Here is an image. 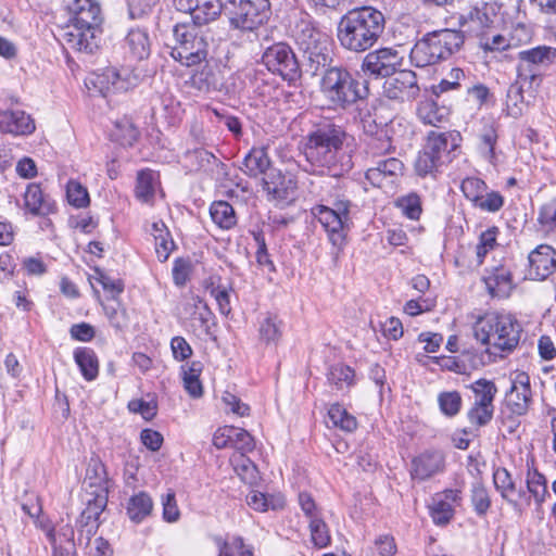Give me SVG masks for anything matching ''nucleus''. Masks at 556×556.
<instances>
[{"label": "nucleus", "instance_id": "obj_1", "mask_svg": "<svg viewBox=\"0 0 556 556\" xmlns=\"http://www.w3.org/2000/svg\"><path fill=\"white\" fill-rule=\"evenodd\" d=\"M386 29L384 14L370 5L348 11L339 21L337 38L340 46L354 53L372 48Z\"/></svg>", "mask_w": 556, "mask_h": 556}, {"label": "nucleus", "instance_id": "obj_2", "mask_svg": "<svg viewBox=\"0 0 556 556\" xmlns=\"http://www.w3.org/2000/svg\"><path fill=\"white\" fill-rule=\"evenodd\" d=\"M345 139L346 134L341 126L331 122L317 124L306 137L303 153L307 165L304 169L316 175H337Z\"/></svg>", "mask_w": 556, "mask_h": 556}, {"label": "nucleus", "instance_id": "obj_3", "mask_svg": "<svg viewBox=\"0 0 556 556\" xmlns=\"http://www.w3.org/2000/svg\"><path fill=\"white\" fill-rule=\"evenodd\" d=\"M522 328L509 314L491 312L480 316L472 326L473 337L490 356L511 353L520 341Z\"/></svg>", "mask_w": 556, "mask_h": 556}, {"label": "nucleus", "instance_id": "obj_4", "mask_svg": "<svg viewBox=\"0 0 556 556\" xmlns=\"http://www.w3.org/2000/svg\"><path fill=\"white\" fill-rule=\"evenodd\" d=\"M71 15L63 39L77 51L92 53L99 47L100 5L94 0H66Z\"/></svg>", "mask_w": 556, "mask_h": 556}, {"label": "nucleus", "instance_id": "obj_5", "mask_svg": "<svg viewBox=\"0 0 556 556\" xmlns=\"http://www.w3.org/2000/svg\"><path fill=\"white\" fill-rule=\"evenodd\" d=\"M319 89L328 109L346 110L367 94L358 79L343 66H330L323 73Z\"/></svg>", "mask_w": 556, "mask_h": 556}, {"label": "nucleus", "instance_id": "obj_6", "mask_svg": "<svg viewBox=\"0 0 556 556\" xmlns=\"http://www.w3.org/2000/svg\"><path fill=\"white\" fill-rule=\"evenodd\" d=\"M460 30L440 29L426 34L410 51V61L417 67H426L447 60L464 45Z\"/></svg>", "mask_w": 556, "mask_h": 556}, {"label": "nucleus", "instance_id": "obj_7", "mask_svg": "<svg viewBox=\"0 0 556 556\" xmlns=\"http://www.w3.org/2000/svg\"><path fill=\"white\" fill-rule=\"evenodd\" d=\"M175 43L170 55L181 65L191 67L202 64L208 55V41L205 33L197 24H177L173 29Z\"/></svg>", "mask_w": 556, "mask_h": 556}, {"label": "nucleus", "instance_id": "obj_8", "mask_svg": "<svg viewBox=\"0 0 556 556\" xmlns=\"http://www.w3.org/2000/svg\"><path fill=\"white\" fill-rule=\"evenodd\" d=\"M462 138L457 131H430L424 150L418 154L415 169L419 176L432 175L452 162V153L459 147Z\"/></svg>", "mask_w": 556, "mask_h": 556}, {"label": "nucleus", "instance_id": "obj_9", "mask_svg": "<svg viewBox=\"0 0 556 556\" xmlns=\"http://www.w3.org/2000/svg\"><path fill=\"white\" fill-rule=\"evenodd\" d=\"M351 206V201L342 197L334 199L331 206L319 204L312 208V215L320 223L329 241L338 251L345 244Z\"/></svg>", "mask_w": 556, "mask_h": 556}, {"label": "nucleus", "instance_id": "obj_10", "mask_svg": "<svg viewBox=\"0 0 556 556\" xmlns=\"http://www.w3.org/2000/svg\"><path fill=\"white\" fill-rule=\"evenodd\" d=\"M232 28L260 37L261 27L270 16L268 0H224Z\"/></svg>", "mask_w": 556, "mask_h": 556}, {"label": "nucleus", "instance_id": "obj_11", "mask_svg": "<svg viewBox=\"0 0 556 556\" xmlns=\"http://www.w3.org/2000/svg\"><path fill=\"white\" fill-rule=\"evenodd\" d=\"M262 62L273 74L293 83L301 77L300 63L291 47L286 42H276L267 47L262 55Z\"/></svg>", "mask_w": 556, "mask_h": 556}, {"label": "nucleus", "instance_id": "obj_12", "mask_svg": "<svg viewBox=\"0 0 556 556\" xmlns=\"http://www.w3.org/2000/svg\"><path fill=\"white\" fill-rule=\"evenodd\" d=\"M91 497L86 500V508L81 511L78 523V543H86L97 533L99 528V517L108 504V488L104 479H99L96 490L89 493Z\"/></svg>", "mask_w": 556, "mask_h": 556}, {"label": "nucleus", "instance_id": "obj_13", "mask_svg": "<svg viewBox=\"0 0 556 556\" xmlns=\"http://www.w3.org/2000/svg\"><path fill=\"white\" fill-rule=\"evenodd\" d=\"M556 59V49L546 46H539L519 52L518 76L521 81L539 86L542 78L538 66L548 64Z\"/></svg>", "mask_w": 556, "mask_h": 556}, {"label": "nucleus", "instance_id": "obj_14", "mask_svg": "<svg viewBox=\"0 0 556 556\" xmlns=\"http://www.w3.org/2000/svg\"><path fill=\"white\" fill-rule=\"evenodd\" d=\"M139 75L129 67H108L96 74L92 84L105 97L109 93L126 92L139 84Z\"/></svg>", "mask_w": 556, "mask_h": 556}, {"label": "nucleus", "instance_id": "obj_15", "mask_svg": "<svg viewBox=\"0 0 556 556\" xmlns=\"http://www.w3.org/2000/svg\"><path fill=\"white\" fill-rule=\"evenodd\" d=\"M402 65V56L396 49L380 48L366 54L362 71L369 76L389 78Z\"/></svg>", "mask_w": 556, "mask_h": 556}, {"label": "nucleus", "instance_id": "obj_16", "mask_svg": "<svg viewBox=\"0 0 556 556\" xmlns=\"http://www.w3.org/2000/svg\"><path fill=\"white\" fill-rule=\"evenodd\" d=\"M419 91L416 74L409 70L397 71L383 83V94L390 100L413 101Z\"/></svg>", "mask_w": 556, "mask_h": 556}, {"label": "nucleus", "instance_id": "obj_17", "mask_svg": "<svg viewBox=\"0 0 556 556\" xmlns=\"http://www.w3.org/2000/svg\"><path fill=\"white\" fill-rule=\"evenodd\" d=\"M262 187L269 201L285 203L294 199L296 181L292 175L271 168L262 177Z\"/></svg>", "mask_w": 556, "mask_h": 556}, {"label": "nucleus", "instance_id": "obj_18", "mask_svg": "<svg viewBox=\"0 0 556 556\" xmlns=\"http://www.w3.org/2000/svg\"><path fill=\"white\" fill-rule=\"evenodd\" d=\"M531 402L530 377L523 371L517 372L506 392L505 405L514 415L522 416L529 410Z\"/></svg>", "mask_w": 556, "mask_h": 556}, {"label": "nucleus", "instance_id": "obj_19", "mask_svg": "<svg viewBox=\"0 0 556 556\" xmlns=\"http://www.w3.org/2000/svg\"><path fill=\"white\" fill-rule=\"evenodd\" d=\"M177 10L190 13L193 24L203 25L214 21L223 8L226 9L224 0H174Z\"/></svg>", "mask_w": 556, "mask_h": 556}, {"label": "nucleus", "instance_id": "obj_20", "mask_svg": "<svg viewBox=\"0 0 556 556\" xmlns=\"http://www.w3.org/2000/svg\"><path fill=\"white\" fill-rule=\"evenodd\" d=\"M528 275L533 280H545L556 270V250L549 244H540L529 253Z\"/></svg>", "mask_w": 556, "mask_h": 556}, {"label": "nucleus", "instance_id": "obj_21", "mask_svg": "<svg viewBox=\"0 0 556 556\" xmlns=\"http://www.w3.org/2000/svg\"><path fill=\"white\" fill-rule=\"evenodd\" d=\"M293 38L304 53L329 46V37L327 34L316 28L314 23L308 18H301L295 24Z\"/></svg>", "mask_w": 556, "mask_h": 556}, {"label": "nucleus", "instance_id": "obj_22", "mask_svg": "<svg viewBox=\"0 0 556 556\" xmlns=\"http://www.w3.org/2000/svg\"><path fill=\"white\" fill-rule=\"evenodd\" d=\"M460 492L458 490H445L437 493L429 505L430 516L438 526L447 525L454 516L455 506L459 505Z\"/></svg>", "mask_w": 556, "mask_h": 556}, {"label": "nucleus", "instance_id": "obj_23", "mask_svg": "<svg viewBox=\"0 0 556 556\" xmlns=\"http://www.w3.org/2000/svg\"><path fill=\"white\" fill-rule=\"evenodd\" d=\"M443 469V454L439 451H426L412 460L410 476L413 479L426 480Z\"/></svg>", "mask_w": 556, "mask_h": 556}, {"label": "nucleus", "instance_id": "obj_24", "mask_svg": "<svg viewBox=\"0 0 556 556\" xmlns=\"http://www.w3.org/2000/svg\"><path fill=\"white\" fill-rule=\"evenodd\" d=\"M35 122L21 110L0 111V131L15 136H27L35 131Z\"/></svg>", "mask_w": 556, "mask_h": 556}, {"label": "nucleus", "instance_id": "obj_25", "mask_svg": "<svg viewBox=\"0 0 556 556\" xmlns=\"http://www.w3.org/2000/svg\"><path fill=\"white\" fill-rule=\"evenodd\" d=\"M483 280L493 298H507L514 289L513 275L506 264H500L488 270Z\"/></svg>", "mask_w": 556, "mask_h": 556}, {"label": "nucleus", "instance_id": "obj_26", "mask_svg": "<svg viewBox=\"0 0 556 556\" xmlns=\"http://www.w3.org/2000/svg\"><path fill=\"white\" fill-rule=\"evenodd\" d=\"M402 169L403 163L396 157L378 160L375 166L367 169L366 178L372 186L382 188L392 182V178L400 175Z\"/></svg>", "mask_w": 556, "mask_h": 556}, {"label": "nucleus", "instance_id": "obj_27", "mask_svg": "<svg viewBox=\"0 0 556 556\" xmlns=\"http://www.w3.org/2000/svg\"><path fill=\"white\" fill-rule=\"evenodd\" d=\"M493 481L501 496L510 504L514 509L521 510L519 500L526 496L522 489L517 490L515 481L506 468H497L493 473Z\"/></svg>", "mask_w": 556, "mask_h": 556}, {"label": "nucleus", "instance_id": "obj_28", "mask_svg": "<svg viewBox=\"0 0 556 556\" xmlns=\"http://www.w3.org/2000/svg\"><path fill=\"white\" fill-rule=\"evenodd\" d=\"M395 125L400 126L401 124L393 119L384 127L377 129L376 136L371 135L365 139V151L368 156H381L393 149V138L389 136V129L393 130Z\"/></svg>", "mask_w": 556, "mask_h": 556}, {"label": "nucleus", "instance_id": "obj_29", "mask_svg": "<svg viewBox=\"0 0 556 556\" xmlns=\"http://www.w3.org/2000/svg\"><path fill=\"white\" fill-rule=\"evenodd\" d=\"M23 198L24 208L34 216L47 215L52 211L50 200L39 184H28Z\"/></svg>", "mask_w": 556, "mask_h": 556}, {"label": "nucleus", "instance_id": "obj_30", "mask_svg": "<svg viewBox=\"0 0 556 556\" xmlns=\"http://www.w3.org/2000/svg\"><path fill=\"white\" fill-rule=\"evenodd\" d=\"M124 48L134 60H143L149 56L151 42L146 29H130L125 38Z\"/></svg>", "mask_w": 556, "mask_h": 556}, {"label": "nucleus", "instance_id": "obj_31", "mask_svg": "<svg viewBox=\"0 0 556 556\" xmlns=\"http://www.w3.org/2000/svg\"><path fill=\"white\" fill-rule=\"evenodd\" d=\"M151 235L154 238L155 252L159 261H167L170 253L175 249V242L164 222L157 220L152 223Z\"/></svg>", "mask_w": 556, "mask_h": 556}, {"label": "nucleus", "instance_id": "obj_32", "mask_svg": "<svg viewBox=\"0 0 556 556\" xmlns=\"http://www.w3.org/2000/svg\"><path fill=\"white\" fill-rule=\"evenodd\" d=\"M243 170L250 177L265 175L270 168V160L264 147L253 148L243 160Z\"/></svg>", "mask_w": 556, "mask_h": 556}, {"label": "nucleus", "instance_id": "obj_33", "mask_svg": "<svg viewBox=\"0 0 556 556\" xmlns=\"http://www.w3.org/2000/svg\"><path fill=\"white\" fill-rule=\"evenodd\" d=\"M417 115L424 124L439 127L447 122L448 110L445 106H439L431 99H426L418 104Z\"/></svg>", "mask_w": 556, "mask_h": 556}, {"label": "nucleus", "instance_id": "obj_34", "mask_svg": "<svg viewBox=\"0 0 556 556\" xmlns=\"http://www.w3.org/2000/svg\"><path fill=\"white\" fill-rule=\"evenodd\" d=\"M74 359L86 380L92 381L98 377L99 361L93 350L89 348H78L74 352Z\"/></svg>", "mask_w": 556, "mask_h": 556}, {"label": "nucleus", "instance_id": "obj_35", "mask_svg": "<svg viewBox=\"0 0 556 556\" xmlns=\"http://www.w3.org/2000/svg\"><path fill=\"white\" fill-rule=\"evenodd\" d=\"M153 502L150 495L139 492L129 498L126 509L129 519L139 523L151 514Z\"/></svg>", "mask_w": 556, "mask_h": 556}, {"label": "nucleus", "instance_id": "obj_36", "mask_svg": "<svg viewBox=\"0 0 556 556\" xmlns=\"http://www.w3.org/2000/svg\"><path fill=\"white\" fill-rule=\"evenodd\" d=\"M210 215L213 223L220 229H231L237 225L233 207L226 201H215L211 204Z\"/></svg>", "mask_w": 556, "mask_h": 556}, {"label": "nucleus", "instance_id": "obj_37", "mask_svg": "<svg viewBox=\"0 0 556 556\" xmlns=\"http://www.w3.org/2000/svg\"><path fill=\"white\" fill-rule=\"evenodd\" d=\"M247 502L250 507L257 511L279 510L285 506L283 496L267 495L260 491H251L247 496Z\"/></svg>", "mask_w": 556, "mask_h": 556}, {"label": "nucleus", "instance_id": "obj_38", "mask_svg": "<svg viewBox=\"0 0 556 556\" xmlns=\"http://www.w3.org/2000/svg\"><path fill=\"white\" fill-rule=\"evenodd\" d=\"M529 83L521 81L518 77L517 81L511 84L506 94V110L508 115L517 118L522 114L526 103L523 96V86Z\"/></svg>", "mask_w": 556, "mask_h": 556}, {"label": "nucleus", "instance_id": "obj_39", "mask_svg": "<svg viewBox=\"0 0 556 556\" xmlns=\"http://www.w3.org/2000/svg\"><path fill=\"white\" fill-rule=\"evenodd\" d=\"M469 389L475 395L473 405H493L494 397L497 393V388L493 381L481 378L472 382Z\"/></svg>", "mask_w": 556, "mask_h": 556}, {"label": "nucleus", "instance_id": "obj_40", "mask_svg": "<svg viewBox=\"0 0 556 556\" xmlns=\"http://www.w3.org/2000/svg\"><path fill=\"white\" fill-rule=\"evenodd\" d=\"M328 420L332 427L339 428L346 432H352L357 427L356 418L348 413L340 404H333L328 410Z\"/></svg>", "mask_w": 556, "mask_h": 556}, {"label": "nucleus", "instance_id": "obj_41", "mask_svg": "<svg viewBox=\"0 0 556 556\" xmlns=\"http://www.w3.org/2000/svg\"><path fill=\"white\" fill-rule=\"evenodd\" d=\"M527 489L538 505H541L548 495L546 479L536 469L528 470Z\"/></svg>", "mask_w": 556, "mask_h": 556}, {"label": "nucleus", "instance_id": "obj_42", "mask_svg": "<svg viewBox=\"0 0 556 556\" xmlns=\"http://www.w3.org/2000/svg\"><path fill=\"white\" fill-rule=\"evenodd\" d=\"M306 56V71L311 73V75H317L320 70L325 68L330 62V51L329 46L320 47L308 52L304 53Z\"/></svg>", "mask_w": 556, "mask_h": 556}, {"label": "nucleus", "instance_id": "obj_43", "mask_svg": "<svg viewBox=\"0 0 556 556\" xmlns=\"http://www.w3.org/2000/svg\"><path fill=\"white\" fill-rule=\"evenodd\" d=\"M479 150L481 154L492 162L495 159V144L497 142V130L493 123L485 124L479 136Z\"/></svg>", "mask_w": 556, "mask_h": 556}, {"label": "nucleus", "instance_id": "obj_44", "mask_svg": "<svg viewBox=\"0 0 556 556\" xmlns=\"http://www.w3.org/2000/svg\"><path fill=\"white\" fill-rule=\"evenodd\" d=\"M311 541L317 548H325L331 543V535L327 523L323 517L308 522Z\"/></svg>", "mask_w": 556, "mask_h": 556}, {"label": "nucleus", "instance_id": "obj_45", "mask_svg": "<svg viewBox=\"0 0 556 556\" xmlns=\"http://www.w3.org/2000/svg\"><path fill=\"white\" fill-rule=\"evenodd\" d=\"M156 187L154 173L152 170H141L137 177L136 195L143 202H149L154 194Z\"/></svg>", "mask_w": 556, "mask_h": 556}, {"label": "nucleus", "instance_id": "obj_46", "mask_svg": "<svg viewBox=\"0 0 556 556\" xmlns=\"http://www.w3.org/2000/svg\"><path fill=\"white\" fill-rule=\"evenodd\" d=\"M113 137L122 146H132L139 137V131L131 121L124 118L115 124Z\"/></svg>", "mask_w": 556, "mask_h": 556}, {"label": "nucleus", "instance_id": "obj_47", "mask_svg": "<svg viewBox=\"0 0 556 556\" xmlns=\"http://www.w3.org/2000/svg\"><path fill=\"white\" fill-rule=\"evenodd\" d=\"M479 46L484 51L501 52L509 48L510 42L505 36L489 29L479 36Z\"/></svg>", "mask_w": 556, "mask_h": 556}, {"label": "nucleus", "instance_id": "obj_48", "mask_svg": "<svg viewBox=\"0 0 556 556\" xmlns=\"http://www.w3.org/2000/svg\"><path fill=\"white\" fill-rule=\"evenodd\" d=\"M354 370L343 364L332 366L328 372V381L338 389L348 388L353 384Z\"/></svg>", "mask_w": 556, "mask_h": 556}, {"label": "nucleus", "instance_id": "obj_49", "mask_svg": "<svg viewBox=\"0 0 556 556\" xmlns=\"http://www.w3.org/2000/svg\"><path fill=\"white\" fill-rule=\"evenodd\" d=\"M440 410L447 417L457 415L462 407V396L457 391H445L438 395Z\"/></svg>", "mask_w": 556, "mask_h": 556}, {"label": "nucleus", "instance_id": "obj_50", "mask_svg": "<svg viewBox=\"0 0 556 556\" xmlns=\"http://www.w3.org/2000/svg\"><path fill=\"white\" fill-rule=\"evenodd\" d=\"M460 189L465 198L475 205L476 202L479 201L480 197L485 193L488 186L478 177H468L463 180Z\"/></svg>", "mask_w": 556, "mask_h": 556}, {"label": "nucleus", "instance_id": "obj_51", "mask_svg": "<svg viewBox=\"0 0 556 556\" xmlns=\"http://www.w3.org/2000/svg\"><path fill=\"white\" fill-rule=\"evenodd\" d=\"M260 338L263 342L277 343L281 337L280 321L273 316H267L260 325Z\"/></svg>", "mask_w": 556, "mask_h": 556}, {"label": "nucleus", "instance_id": "obj_52", "mask_svg": "<svg viewBox=\"0 0 556 556\" xmlns=\"http://www.w3.org/2000/svg\"><path fill=\"white\" fill-rule=\"evenodd\" d=\"M66 197L68 203L78 208L87 206L90 201L87 189L76 180L67 182Z\"/></svg>", "mask_w": 556, "mask_h": 556}, {"label": "nucleus", "instance_id": "obj_53", "mask_svg": "<svg viewBox=\"0 0 556 556\" xmlns=\"http://www.w3.org/2000/svg\"><path fill=\"white\" fill-rule=\"evenodd\" d=\"M471 503L473 505L475 511L479 516L485 515L490 508L491 500L488 490L481 482H476L472 484Z\"/></svg>", "mask_w": 556, "mask_h": 556}, {"label": "nucleus", "instance_id": "obj_54", "mask_svg": "<svg viewBox=\"0 0 556 556\" xmlns=\"http://www.w3.org/2000/svg\"><path fill=\"white\" fill-rule=\"evenodd\" d=\"M498 229L496 227H491L483 231L479 237V243L476 248L477 258L478 263L481 264L483 262L484 256L486 253L495 248L497 244L496 238H497Z\"/></svg>", "mask_w": 556, "mask_h": 556}, {"label": "nucleus", "instance_id": "obj_55", "mask_svg": "<svg viewBox=\"0 0 556 556\" xmlns=\"http://www.w3.org/2000/svg\"><path fill=\"white\" fill-rule=\"evenodd\" d=\"M504 205L503 195L494 190L489 189L480 197L479 201L473 205L475 207L490 213L498 212Z\"/></svg>", "mask_w": 556, "mask_h": 556}, {"label": "nucleus", "instance_id": "obj_56", "mask_svg": "<svg viewBox=\"0 0 556 556\" xmlns=\"http://www.w3.org/2000/svg\"><path fill=\"white\" fill-rule=\"evenodd\" d=\"M231 447L236 448L239 454H245L254 450L255 442L247 430L233 427Z\"/></svg>", "mask_w": 556, "mask_h": 556}, {"label": "nucleus", "instance_id": "obj_57", "mask_svg": "<svg viewBox=\"0 0 556 556\" xmlns=\"http://www.w3.org/2000/svg\"><path fill=\"white\" fill-rule=\"evenodd\" d=\"M538 222L548 230L556 229V195L541 206Z\"/></svg>", "mask_w": 556, "mask_h": 556}, {"label": "nucleus", "instance_id": "obj_58", "mask_svg": "<svg viewBox=\"0 0 556 556\" xmlns=\"http://www.w3.org/2000/svg\"><path fill=\"white\" fill-rule=\"evenodd\" d=\"M222 401L227 413H232L239 417H244L250 414V406L229 391L224 392Z\"/></svg>", "mask_w": 556, "mask_h": 556}, {"label": "nucleus", "instance_id": "obj_59", "mask_svg": "<svg viewBox=\"0 0 556 556\" xmlns=\"http://www.w3.org/2000/svg\"><path fill=\"white\" fill-rule=\"evenodd\" d=\"M298 503L308 522L323 517L321 508L316 504L314 497L309 493L301 492L298 496Z\"/></svg>", "mask_w": 556, "mask_h": 556}, {"label": "nucleus", "instance_id": "obj_60", "mask_svg": "<svg viewBox=\"0 0 556 556\" xmlns=\"http://www.w3.org/2000/svg\"><path fill=\"white\" fill-rule=\"evenodd\" d=\"M399 207L403 214L410 219H418L421 214V203L417 194H408L403 197L397 202Z\"/></svg>", "mask_w": 556, "mask_h": 556}, {"label": "nucleus", "instance_id": "obj_61", "mask_svg": "<svg viewBox=\"0 0 556 556\" xmlns=\"http://www.w3.org/2000/svg\"><path fill=\"white\" fill-rule=\"evenodd\" d=\"M184 387L192 397H200L203 394V387L199 379V370L193 366L184 374Z\"/></svg>", "mask_w": 556, "mask_h": 556}, {"label": "nucleus", "instance_id": "obj_62", "mask_svg": "<svg viewBox=\"0 0 556 556\" xmlns=\"http://www.w3.org/2000/svg\"><path fill=\"white\" fill-rule=\"evenodd\" d=\"M493 414L494 405H472V407L468 412V418L471 424L481 427L486 425L492 419Z\"/></svg>", "mask_w": 556, "mask_h": 556}, {"label": "nucleus", "instance_id": "obj_63", "mask_svg": "<svg viewBox=\"0 0 556 556\" xmlns=\"http://www.w3.org/2000/svg\"><path fill=\"white\" fill-rule=\"evenodd\" d=\"M231 463L242 480L253 479L255 477L256 468L249 458L244 457V454L233 455Z\"/></svg>", "mask_w": 556, "mask_h": 556}, {"label": "nucleus", "instance_id": "obj_64", "mask_svg": "<svg viewBox=\"0 0 556 556\" xmlns=\"http://www.w3.org/2000/svg\"><path fill=\"white\" fill-rule=\"evenodd\" d=\"M211 295L217 302L220 314L228 316L231 312L229 290L225 287L217 286L211 289Z\"/></svg>", "mask_w": 556, "mask_h": 556}]
</instances>
